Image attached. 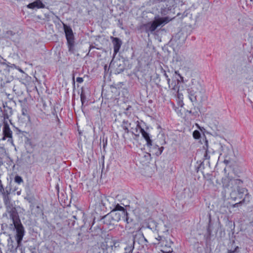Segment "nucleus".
<instances>
[{"instance_id": "obj_12", "label": "nucleus", "mask_w": 253, "mask_h": 253, "mask_svg": "<svg viewBox=\"0 0 253 253\" xmlns=\"http://www.w3.org/2000/svg\"><path fill=\"white\" fill-rule=\"evenodd\" d=\"M112 42L114 46V54L113 57H114L117 53L119 52L120 47L122 45V42L121 40L118 38L112 37Z\"/></svg>"}, {"instance_id": "obj_11", "label": "nucleus", "mask_w": 253, "mask_h": 253, "mask_svg": "<svg viewBox=\"0 0 253 253\" xmlns=\"http://www.w3.org/2000/svg\"><path fill=\"white\" fill-rule=\"evenodd\" d=\"M3 113L4 115V119H2L1 121L4 123L5 121L8 122V121L10 122V120H9V117L11 116L12 114V109L11 107L7 106V105H5L3 104Z\"/></svg>"}, {"instance_id": "obj_4", "label": "nucleus", "mask_w": 253, "mask_h": 253, "mask_svg": "<svg viewBox=\"0 0 253 253\" xmlns=\"http://www.w3.org/2000/svg\"><path fill=\"white\" fill-rule=\"evenodd\" d=\"M242 183L243 182L240 179L230 178L228 176H226L222 179L223 186L228 189L229 192L232 190L236 189L241 187Z\"/></svg>"}, {"instance_id": "obj_10", "label": "nucleus", "mask_w": 253, "mask_h": 253, "mask_svg": "<svg viewBox=\"0 0 253 253\" xmlns=\"http://www.w3.org/2000/svg\"><path fill=\"white\" fill-rule=\"evenodd\" d=\"M173 242L170 239H165V240L162 241L161 246L162 247L161 251L164 253H171L173 252V249L171 248V245Z\"/></svg>"}, {"instance_id": "obj_15", "label": "nucleus", "mask_w": 253, "mask_h": 253, "mask_svg": "<svg viewBox=\"0 0 253 253\" xmlns=\"http://www.w3.org/2000/svg\"><path fill=\"white\" fill-rule=\"evenodd\" d=\"M137 126L139 127L140 132L143 137L146 140L148 146L152 145V140L150 139L149 134L146 132L144 129L139 126V125H137Z\"/></svg>"}, {"instance_id": "obj_41", "label": "nucleus", "mask_w": 253, "mask_h": 253, "mask_svg": "<svg viewBox=\"0 0 253 253\" xmlns=\"http://www.w3.org/2000/svg\"><path fill=\"white\" fill-rule=\"evenodd\" d=\"M162 14H165V13L163 11H162Z\"/></svg>"}, {"instance_id": "obj_22", "label": "nucleus", "mask_w": 253, "mask_h": 253, "mask_svg": "<svg viewBox=\"0 0 253 253\" xmlns=\"http://www.w3.org/2000/svg\"><path fill=\"white\" fill-rule=\"evenodd\" d=\"M107 202L109 204V206L111 205H113L116 202L115 200L112 197H108L106 198Z\"/></svg>"}, {"instance_id": "obj_2", "label": "nucleus", "mask_w": 253, "mask_h": 253, "mask_svg": "<svg viewBox=\"0 0 253 253\" xmlns=\"http://www.w3.org/2000/svg\"><path fill=\"white\" fill-rule=\"evenodd\" d=\"M7 212L9 213L10 219H11L12 221V224L11 225H14L16 229V239L18 246H19L24 235L25 231L24 227L21 222L18 212L15 208Z\"/></svg>"}, {"instance_id": "obj_9", "label": "nucleus", "mask_w": 253, "mask_h": 253, "mask_svg": "<svg viewBox=\"0 0 253 253\" xmlns=\"http://www.w3.org/2000/svg\"><path fill=\"white\" fill-rule=\"evenodd\" d=\"M133 240L135 243L141 245L142 248L144 246H147L148 243V240L145 238L142 233H136L133 235Z\"/></svg>"}, {"instance_id": "obj_18", "label": "nucleus", "mask_w": 253, "mask_h": 253, "mask_svg": "<svg viewBox=\"0 0 253 253\" xmlns=\"http://www.w3.org/2000/svg\"><path fill=\"white\" fill-rule=\"evenodd\" d=\"M4 203L6 209V211H8L14 208H15L13 204L11 203L8 197H6L3 199Z\"/></svg>"}, {"instance_id": "obj_30", "label": "nucleus", "mask_w": 253, "mask_h": 253, "mask_svg": "<svg viewBox=\"0 0 253 253\" xmlns=\"http://www.w3.org/2000/svg\"><path fill=\"white\" fill-rule=\"evenodd\" d=\"M0 117L2 119H4V115L3 113L2 108L0 107Z\"/></svg>"}, {"instance_id": "obj_39", "label": "nucleus", "mask_w": 253, "mask_h": 253, "mask_svg": "<svg viewBox=\"0 0 253 253\" xmlns=\"http://www.w3.org/2000/svg\"><path fill=\"white\" fill-rule=\"evenodd\" d=\"M171 88H172V89H176V88H175V87H174V86H173V87H171Z\"/></svg>"}, {"instance_id": "obj_34", "label": "nucleus", "mask_w": 253, "mask_h": 253, "mask_svg": "<svg viewBox=\"0 0 253 253\" xmlns=\"http://www.w3.org/2000/svg\"><path fill=\"white\" fill-rule=\"evenodd\" d=\"M94 221H93V223H92V226H91V227H90V229H89V230H90V232H93V230H92V228H92V226H93V224H94Z\"/></svg>"}, {"instance_id": "obj_5", "label": "nucleus", "mask_w": 253, "mask_h": 253, "mask_svg": "<svg viewBox=\"0 0 253 253\" xmlns=\"http://www.w3.org/2000/svg\"><path fill=\"white\" fill-rule=\"evenodd\" d=\"M111 240L105 239L104 242L92 247V253H109L108 249L109 246L112 247Z\"/></svg>"}, {"instance_id": "obj_37", "label": "nucleus", "mask_w": 253, "mask_h": 253, "mask_svg": "<svg viewBox=\"0 0 253 253\" xmlns=\"http://www.w3.org/2000/svg\"><path fill=\"white\" fill-rule=\"evenodd\" d=\"M2 186L1 180H0V186Z\"/></svg>"}, {"instance_id": "obj_25", "label": "nucleus", "mask_w": 253, "mask_h": 253, "mask_svg": "<svg viewBox=\"0 0 253 253\" xmlns=\"http://www.w3.org/2000/svg\"><path fill=\"white\" fill-rule=\"evenodd\" d=\"M155 239L158 241H159V243H155V244H162V241H163V240H165V239H166V238H164L161 236H158V237L157 238H155Z\"/></svg>"}, {"instance_id": "obj_7", "label": "nucleus", "mask_w": 253, "mask_h": 253, "mask_svg": "<svg viewBox=\"0 0 253 253\" xmlns=\"http://www.w3.org/2000/svg\"><path fill=\"white\" fill-rule=\"evenodd\" d=\"M172 20V18H170L169 17L159 18L155 20L152 23H151L148 27V30L151 32H154L157 28L161 25H164L170 21Z\"/></svg>"}, {"instance_id": "obj_16", "label": "nucleus", "mask_w": 253, "mask_h": 253, "mask_svg": "<svg viewBox=\"0 0 253 253\" xmlns=\"http://www.w3.org/2000/svg\"><path fill=\"white\" fill-rule=\"evenodd\" d=\"M22 114L23 116L26 117L29 121H30V117L29 114V108L26 103H24L21 105Z\"/></svg>"}, {"instance_id": "obj_42", "label": "nucleus", "mask_w": 253, "mask_h": 253, "mask_svg": "<svg viewBox=\"0 0 253 253\" xmlns=\"http://www.w3.org/2000/svg\"><path fill=\"white\" fill-rule=\"evenodd\" d=\"M20 193V192H17V194L19 195Z\"/></svg>"}, {"instance_id": "obj_13", "label": "nucleus", "mask_w": 253, "mask_h": 253, "mask_svg": "<svg viewBox=\"0 0 253 253\" xmlns=\"http://www.w3.org/2000/svg\"><path fill=\"white\" fill-rule=\"evenodd\" d=\"M67 41L74 40V36L71 28L65 24L63 25Z\"/></svg>"}, {"instance_id": "obj_35", "label": "nucleus", "mask_w": 253, "mask_h": 253, "mask_svg": "<svg viewBox=\"0 0 253 253\" xmlns=\"http://www.w3.org/2000/svg\"><path fill=\"white\" fill-rule=\"evenodd\" d=\"M159 149H160V154H161L162 151H163V149H164V147H161V148H159Z\"/></svg>"}, {"instance_id": "obj_38", "label": "nucleus", "mask_w": 253, "mask_h": 253, "mask_svg": "<svg viewBox=\"0 0 253 253\" xmlns=\"http://www.w3.org/2000/svg\"><path fill=\"white\" fill-rule=\"evenodd\" d=\"M96 230H97V231H100L101 230V228H99V227H98V228H97V229Z\"/></svg>"}, {"instance_id": "obj_28", "label": "nucleus", "mask_w": 253, "mask_h": 253, "mask_svg": "<svg viewBox=\"0 0 253 253\" xmlns=\"http://www.w3.org/2000/svg\"><path fill=\"white\" fill-rule=\"evenodd\" d=\"M81 102H82V105H83L84 104V103L86 101V97H85V95H84V93H83V92H82V93L81 94Z\"/></svg>"}, {"instance_id": "obj_14", "label": "nucleus", "mask_w": 253, "mask_h": 253, "mask_svg": "<svg viewBox=\"0 0 253 253\" xmlns=\"http://www.w3.org/2000/svg\"><path fill=\"white\" fill-rule=\"evenodd\" d=\"M27 8L30 9H35V8H44L45 7V5L42 2L41 0H36L35 1L29 3L27 6Z\"/></svg>"}, {"instance_id": "obj_32", "label": "nucleus", "mask_w": 253, "mask_h": 253, "mask_svg": "<svg viewBox=\"0 0 253 253\" xmlns=\"http://www.w3.org/2000/svg\"><path fill=\"white\" fill-rule=\"evenodd\" d=\"M238 248V247H236L234 250H229L228 253H234Z\"/></svg>"}, {"instance_id": "obj_33", "label": "nucleus", "mask_w": 253, "mask_h": 253, "mask_svg": "<svg viewBox=\"0 0 253 253\" xmlns=\"http://www.w3.org/2000/svg\"><path fill=\"white\" fill-rule=\"evenodd\" d=\"M175 74H176V75H178V76L180 78V79H181V80H183V77L180 75V74H179V73H178V71H175Z\"/></svg>"}, {"instance_id": "obj_23", "label": "nucleus", "mask_w": 253, "mask_h": 253, "mask_svg": "<svg viewBox=\"0 0 253 253\" xmlns=\"http://www.w3.org/2000/svg\"><path fill=\"white\" fill-rule=\"evenodd\" d=\"M14 181L18 184L23 182L22 178L19 175H16L14 177Z\"/></svg>"}, {"instance_id": "obj_1", "label": "nucleus", "mask_w": 253, "mask_h": 253, "mask_svg": "<svg viewBox=\"0 0 253 253\" xmlns=\"http://www.w3.org/2000/svg\"><path fill=\"white\" fill-rule=\"evenodd\" d=\"M187 90L188 98L193 104L203 100L205 90L203 85L196 79L191 80Z\"/></svg>"}, {"instance_id": "obj_24", "label": "nucleus", "mask_w": 253, "mask_h": 253, "mask_svg": "<svg viewBox=\"0 0 253 253\" xmlns=\"http://www.w3.org/2000/svg\"><path fill=\"white\" fill-rule=\"evenodd\" d=\"M193 136L195 139H199L201 137V134L198 130H195L193 133Z\"/></svg>"}, {"instance_id": "obj_26", "label": "nucleus", "mask_w": 253, "mask_h": 253, "mask_svg": "<svg viewBox=\"0 0 253 253\" xmlns=\"http://www.w3.org/2000/svg\"><path fill=\"white\" fill-rule=\"evenodd\" d=\"M245 202V198H244L242 201H240L239 202H238L233 205V207L235 208L238 207L239 205H242V204Z\"/></svg>"}, {"instance_id": "obj_29", "label": "nucleus", "mask_w": 253, "mask_h": 253, "mask_svg": "<svg viewBox=\"0 0 253 253\" xmlns=\"http://www.w3.org/2000/svg\"><path fill=\"white\" fill-rule=\"evenodd\" d=\"M177 97L179 99H183V94L179 92V90H177Z\"/></svg>"}, {"instance_id": "obj_40", "label": "nucleus", "mask_w": 253, "mask_h": 253, "mask_svg": "<svg viewBox=\"0 0 253 253\" xmlns=\"http://www.w3.org/2000/svg\"><path fill=\"white\" fill-rule=\"evenodd\" d=\"M37 209H40V206H37Z\"/></svg>"}, {"instance_id": "obj_36", "label": "nucleus", "mask_w": 253, "mask_h": 253, "mask_svg": "<svg viewBox=\"0 0 253 253\" xmlns=\"http://www.w3.org/2000/svg\"><path fill=\"white\" fill-rule=\"evenodd\" d=\"M158 2L165 1V0H156Z\"/></svg>"}, {"instance_id": "obj_6", "label": "nucleus", "mask_w": 253, "mask_h": 253, "mask_svg": "<svg viewBox=\"0 0 253 253\" xmlns=\"http://www.w3.org/2000/svg\"><path fill=\"white\" fill-rule=\"evenodd\" d=\"M244 195H246L245 198L248 196L247 190L246 188H241V187L236 189L232 190V191L230 192V198L234 201L243 198Z\"/></svg>"}, {"instance_id": "obj_8", "label": "nucleus", "mask_w": 253, "mask_h": 253, "mask_svg": "<svg viewBox=\"0 0 253 253\" xmlns=\"http://www.w3.org/2000/svg\"><path fill=\"white\" fill-rule=\"evenodd\" d=\"M3 127L2 130V133L3 136L2 138V140H5L7 138V141L12 145H14L12 139V131L10 129L8 122L5 121L3 123Z\"/></svg>"}, {"instance_id": "obj_17", "label": "nucleus", "mask_w": 253, "mask_h": 253, "mask_svg": "<svg viewBox=\"0 0 253 253\" xmlns=\"http://www.w3.org/2000/svg\"><path fill=\"white\" fill-rule=\"evenodd\" d=\"M109 208L111 209V211H123L124 210H126L125 208L120 205L118 203H117L116 202L113 204V205H111L109 206Z\"/></svg>"}, {"instance_id": "obj_21", "label": "nucleus", "mask_w": 253, "mask_h": 253, "mask_svg": "<svg viewBox=\"0 0 253 253\" xmlns=\"http://www.w3.org/2000/svg\"><path fill=\"white\" fill-rule=\"evenodd\" d=\"M0 193L3 195V199H4L6 197H8V195L9 193L7 190H6V193H5V190L3 187V185L0 186Z\"/></svg>"}, {"instance_id": "obj_19", "label": "nucleus", "mask_w": 253, "mask_h": 253, "mask_svg": "<svg viewBox=\"0 0 253 253\" xmlns=\"http://www.w3.org/2000/svg\"><path fill=\"white\" fill-rule=\"evenodd\" d=\"M68 51L71 54H74L75 51L74 40L67 41Z\"/></svg>"}, {"instance_id": "obj_20", "label": "nucleus", "mask_w": 253, "mask_h": 253, "mask_svg": "<svg viewBox=\"0 0 253 253\" xmlns=\"http://www.w3.org/2000/svg\"><path fill=\"white\" fill-rule=\"evenodd\" d=\"M131 124L128 121L124 120L121 125L122 127L125 131V133L128 134L129 132L128 128L130 126Z\"/></svg>"}, {"instance_id": "obj_43", "label": "nucleus", "mask_w": 253, "mask_h": 253, "mask_svg": "<svg viewBox=\"0 0 253 253\" xmlns=\"http://www.w3.org/2000/svg\"><path fill=\"white\" fill-rule=\"evenodd\" d=\"M123 137H124V138H125V134H124L123 135Z\"/></svg>"}, {"instance_id": "obj_27", "label": "nucleus", "mask_w": 253, "mask_h": 253, "mask_svg": "<svg viewBox=\"0 0 253 253\" xmlns=\"http://www.w3.org/2000/svg\"><path fill=\"white\" fill-rule=\"evenodd\" d=\"M164 75L165 77V78H166V80L167 81L169 87L170 88L171 87V85L170 84V79L168 75L167 74L166 71H164Z\"/></svg>"}, {"instance_id": "obj_31", "label": "nucleus", "mask_w": 253, "mask_h": 253, "mask_svg": "<svg viewBox=\"0 0 253 253\" xmlns=\"http://www.w3.org/2000/svg\"><path fill=\"white\" fill-rule=\"evenodd\" d=\"M76 81L79 83H82L84 81V80L82 78H81V77H78L77 79H76Z\"/></svg>"}, {"instance_id": "obj_3", "label": "nucleus", "mask_w": 253, "mask_h": 253, "mask_svg": "<svg viewBox=\"0 0 253 253\" xmlns=\"http://www.w3.org/2000/svg\"><path fill=\"white\" fill-rule=\"evenodd\" d=\"M103 218H108L109 219L111 218L113 221L117 222H119L122 219L127 224L132 221V219L128 217V213L126 210L116 212L111 211L109 213L103 216Z\"/></svg>"}]
</instances>
